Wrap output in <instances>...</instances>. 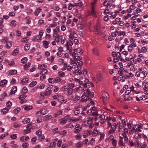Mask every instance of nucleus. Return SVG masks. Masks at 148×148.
Listing matches in <instances>:
<instances>
[{"label":"nucleus","instance_id":"obj_18","mask_svg":"<svg viewBox=\"0 0 148 148\" xmlns=\"http://www.w3.org/2000/svg\"><path fill=\"white\" fill-rule=\"evenodd\" d=\"M12 43L11 42H9L8 41L6 42V43L5 45V46L7 48H10L12 45Z\"/></svg>","mask_w":148,"mask_h":148},{"label":"nucleus","instance_id":"obj_27","mask_svg":"<svg viewBox=\"0 0 148 148\" xmlns=\"http://www.w3.org/2000/svg\"><path fill=\"white\" fill-rule=\"evenodd\" d=\"M41 10V9L40 8H37L35 12V16H37L39 13L40 11Z\"/></svg>","mask_w":148,"mask_h":148},{"label":"nucleus","instance_id":"obj_16","mask_svg":"<svg viewBox=\"0 0 148 148\" xmlns=\"http://www.w3.org/2000/svg\"><path fill=\"white\" fill-rule=\"evenodd\" d=\"M83 144V143L82 142L80 141L78 142L76 144V148H80Z\"/></svg>","mask_w":148,"mask_h":148},{"label":"nucleus","instance_id":"obj_60","mask_svg":"<svg viewBox=\"0 0 148 148\" xmlns=\"http://www.w3.org/2000/svg\"><path fill=\"white\" fill-rule=\"evenodd\" d=\"M58 128H56L54 129H53L52 130V132L53 134H56V133H58Z\"/></svg>","mask_w":148,"mask_h":148},{"label":"nucleus","instance_id":"obj_33","mask_svg":"<svg viewBox=\"0 0 148 148\" xmlns=\"http://www.w3.org/2000/svg\"><path fill=\"white\" fill-rule=\"evenodd\" d=\"M60 123L61 124H64L66 123L67 121L64 118L60 119Z\"/></svg>","mask_w":148,"mask_h":148},{"label":"nucleus","instance_id":"obj_52","mask_svg":"<svg viewBox=\"0 0 148 148\" xmlns=\"http://www.w3.org/2000/svg\"><path fill=\"white\" fill-rule=\"evenodd\" d=\"M118 36H124L125 35V33L124 32H117Z\"/></svg>","mask_w":148,"mask_h":148},{"label":"nucleus","instance_id":"obj_23","mask_svg":"<svg viewBox=\"0 0 148 148\" xmlns=\"http://www.w3.org/2000/svg\"><path fill=\"white\" fill-rule=\"evenodd\" d=\"M37 84V82L36 81H32L29 85L30 87H33Z\"/></svg>","mask_w":148,"mask_h":148},{"label":"nucleus","instance_id":"obj_51","mask_svg":"<svg viewBox=\"0 0 148 148\" xmlns=\"http://www.w3.org/2000/svg\"><path fill=\"white\" fill-rule=\"evenodd\" d=\"M73 126V125L71 123H69L67 124L66 127L67 128H71Z\"/></svg>","mask_w":148,"mask_h":148},{"label":"nucleus","instance_id":"obj_4","mask_svg":"<svg viewBox=\"0 0 148 148\" xmlns=\"http://www.w3.org/2000/svg\"><path fill=\"white\" fill-rule=\"evenodd\" d=\"M48 112V111L47 110V109L46 108H44L40 110V111H38L36 112V114H38L39 113L40 114L45 115Z\"/></svg>","mask_w":148,"mask_h":148},{"label":"nucleus","instance_id":"obj_35","mask_svg":"<svg viewBox=\"0 0 148 148\" xmlns=\"http://www.w3.org/2000/svg\"><path fill=\"white\" fill-rule=\"evenodd\" d=\"M47 71L46 69H44L41 71L40 72V74L42 75H44L47 73Z\"/></svg>","mask_w":148,"mask_h":148},{"label":"nucleus","instance_id":"obj_63","mask_svg":"<svg viewBox=\"0 0 148 148\" xmlns=\"http://www.w3.org/2000/svg\"><path fill=\"white\" fill-rule=\"evenodd\" d=\"M31 131V129H27V130H25L23 132L24 134H26L28 133H29Z\"/></svg>","mask_w":148,"mask_h":148},{"label":"nucleus","instance_id":"obj_61","mask_svg":"<svg viewBox=\"0 0 148 148\" xmlns=\"http://www.w3.org/2000/svg\"><path fill=\"white\" fill-rule=\"evenodd\" d=\"M147 51V49L145 47H143L142 48V50L140 51H139V53L145 52Z\"/></svg>","mask_w":148,"mask_h":148},{"label":"nucleus","instance_id":"obj_11","mask_svg":"<svg viewBox=\"0 0 148 148\" xmlns=\"http://www.w3.org/2000/svg\"><path fill=\"white\" fill-rule=\"evenodd\" d=\"M123 138L121 136L120 137V140L119 141V145L124 146L125 145V143L123 142Z\"/></svg>","mask_w":148,"mask_h":148},{"label":"nucleus","instance_id":"obj_54","mask_svg":"<svg viewBox=\"0 0 148 148\" xmlns=\"http://www.w3.org/2000/svg\"><path fill=\"white\" fill-rule=\"evenodd\" d=\"M128 85H125L123 87V90H121V93H123V92L124 91V90H125L126 89H127L128 88Z\"/></svg>","mask_w":148,"mask_h":148},{"label":"nucleus","instance_id":"obj_24","mask_svg":"<svg viewBox=\"0 0 148 148\" xmlns=\"http://www.w3.org/2000/svg\"><path fill=\"white\" fill-rule=\"evenodd\" d=\"M12 103L10 101H8L6 103V106L7 107H6L9 110L10 109V107L12 105Z\"/></svg>","mask_w":148,"mask_h":148},{"label":"nucleus","instance_id":"obj_29","mask_svg":"<svg viewBox=\"0 0 148 148\" xmlns=\"http://www.w3.org/2000/svg\"><path fill=\"white\" fill-rule=\"evenodd\" d=\"M17 73V71L16 70H11L10 71V73L11 75H15Z\"/></svg>","mask_w":148,"mask_h":148},{"label":"nucleus","instance_id":"obj_20","mask_svg":"<svg viewBox=\"0 0 148 148\" xmlns=\"http://www.w3.org/2000/svg\"><path fill=\"white\" fill-rule=\"evenodd\" d=\"M30 47V44H26L25 45L24 47V49L27 51L29 50Z\"/></svg>","mask_w":148,"mask_h":148},{"label":"nucleus","instance_id":"obj_3","mask_svg":"<svg viewBox=\"0 0 148 148\" xmlns=\"http://www.w3.org/2000/svg\"><path fill=\"white\" fill-rule=\"evenodd\" d=\"M82 130V127L79 125L77 124L75 126V127L74 129V133L75 134H77L79 133Z\"/></svg>","mask_w":148,"mask_h":148},{"label":"nucleus","instance_id":"obj_56","mask_svg":"<svg viewBox=\"0 0 148 148\" xmlns=\"http://www.w3.org/2000/svg\"><path fill=\"white\" fill-rule=\"evenodd\" d=\"M16 22L15 21H12L10 23V25L11 26H15L16 24Z\"/></svg>","mask_w":148,"mask_h":148},{"label":"nucleus","instance_id":"obj_39","mask_svg":"<svg viewBox=\"0 0 148 148\" xmlns=\"http://www.w3.org/2000/svg\"><path fill=\"white\" fill-rule=\"evenodd\" d=\"M27 97V95L25 94L23 95H21L19 97V98L20 100H23L25 99L26 97Z\"/></svg>","mask_w":148,"mask_h":148},{"label":"nucleus","instance_id":"obj_5","mask_svg":"<svg viewBox=\"0 0 148 148\" xmlns=\"http://www.w3.org/2000/svg\"><path fill=\"white\" fill-rule=\"evenodd\" d=\"M142 86H140V87H142L144 90H148V83L147 82H143L142 83Z\"/></svg>","mask_w":148,"mask_h":148},{"label":"nucleus","instance_id":"obj_55","mask_svg":"<svg viewBox=\"0 0 148 148\" xmlns=\"http://www.w3.org/2000/svg\"><path fill=\"white\" fill-rule=\"evenodd\" d=\"M123 136L124 138V140L125 141V142H128V140L126 134H123Z\"/></svg>","mask_w":148,"mask_h":148},{"label":"nucleus","instance_id":"obj_14","mask_svg":"<svg viewBox=\"0 0 148 148\" xmlns=\"http://www.w3.org/2000/svg\"><path fill=\"white\" fill-rule=\"evenodd\" d=\"M30 120L29 118H25L23 120L22 122L24 123H29L30 122Z\"/></svg>","mask_w":148,"mask_h":148},{"label":"nucleus","instance_id":"obj_57","mask_svg":"<svg viewBox=\"0 0 148 148\" xmlns=\"http://www.w3.org/2000/svg\"><path fill=\"white\" fill-rule=\"evenodd\" d=\"M28 38H24L21 39V41L22 42L24 43L26 42L29 40V38L28 39Z\"/></svg>","mask_w":148,"mask_h":148},{"label":"nucleus","instance_id":"obj_45","mask_svg":"<svg viewBox=\"0 0 148 148\" xmlns=\"http://www.w3.org/2000/svg\"><path fill=\"white\" fill-rule=\"evenodd\" d=\"M58 133L62 135H65L66 134V131L64 130L62 131L59 132H58Z\"/></svg>","mask_w":148,"mask_h":148},{"label":"nucleus","instance_id":"obj_26","mask_svg":"<svg viewBox=\"0 0 148 148\" xmlns=\"http://www.w3.org/2000/svg\"><path fill=\"white\" fill-rule=\"evenodd\" d=\"M45 138V136L43 135H40L38 138V140L39 141H41L44 140Z\"/></svg>","mask_w":148,"mask_h":148},{"label":"nucleus","instance_id":"obj_46","mask_svg":"<svg viewBox=\"0 0 148 148\" xmlns=\"http://www.w3.org/2000/svg\"><path fill=\"white\" fill-rule=\"evenodd\" d=\"M66 45H67V47H69L70 48H71V46L73 45V42L72 41H69V43L68 44L67 42H66Z\"/></svg>","mask_w":148,"mask_h":148},{"label":"nucleus","instance_id":"obj_64","mask_svg":"<svg viewBox=\"0 0 148 148\" xmlns=\"http://www.w3.org/2000/svg\"><path fill=\"white\" fill-rule=\"evenodd\" d=\"M88 135V132H85L83 134V136L84 138L87 137Z\"/></svg>","mask_w":148,"mask_h":148},{"label":"nucleus","instance_id":"obj_58","mask_svg":"<svg viewBox=\"0 0 148 148\" xmlns=\"http://www.w3.org/2000/svg\"><path fill=\"white\" fill-rule=\"evenodd\" d=\"M29 146L28 143H24L22 145V147L23 148H26Z\"/></svg>","mask_w":148,"mask_h":148},{"label":"nucleus","instance_id":"obj_47","mask_svg":"<svg viewBox=\"0 0 148 148\" xmlns=\"http://www.w3.org/2000/svg\"><path fill=\"white\" fill-rule=\"evenodd\" d=\"M42 132V130L41 129H40L38 130L36 132V135H40L41 134Z\"/></svg>","mask_w":148,"mask_h":148},{"label":"nucleus","instance_id":"obj_15","mask_svg":"<svg viewBox=\"0 0 148 148\" xmlns=\"http://www.w3.org/2000/svg\"><path fill=\"white\" fill-rule=\"evenodd\" d=\"M49 41H44L43 44L44 47H45V48H47L49 47L48 45L49 44Z\"/></svg>","mask_w":148,"mask_h":148},{"label":"nucleus","instance_id":"obj_8","mask_svg":"<svg viewBox=\"0 0 148 148\" xmlns=\"http://www.w3.org/2000/svg\"><path fill=\"white\" fill-rule=\"evenodd\" d=\"M29 138V137L27 136H25L21 137L20 138V140L22 142H24L28 140Z\"/></svg>","mask_w":148,"mask_h":148},{"label":"nucleus","instance_id":"obj_62","mask_svg":"<svg viewBox=\"0 0 148 148\" xmlns=\"http://www.w3.org/2000/svg\"><path fill=\"white\" fill-rule=\"evenodd\" d=\"M95 139L92 138L89 142V144L90 145H92L95 143Z\"/></svg>","mask_w":148,"mask_h":148},{"label":"nucleus","instance_id":"obj_59","mask_svg":"<svg viewBox=\"0 0 148 148\" xmlns=\"http://www.w3.org/2000/svg\"><path fill=\"white\" fill-rule=\"evenodd\" d=\"M54 80V78H50L48 79V81L49 83L52 84L55 82Z\"/></svg>","mask_w":148,"mask_h":148},{"label":"nucleus","instance_id":"obj_28","mask_svg":"<svg viewBox=\"0 0 148 148\" xmlns=\"http://www.w3.org/2000/svg\"><path fill=\"white\" fill-rule=\"evenodd\" d=\"M69 37H77V35L75 32H73L71 33Z\"/></svg>","mask_w":148,"mask_h":148},{"label":"nucleus","instance_id":"obj_2","mask_svg":"<svg viewBox=\"0 0 148 148\" xmlns=\"http://www.w3.org/2000/svg\"><path fill=\"white\" fill-rule=\"evenodd\" d=\"M139 131V125H135L134 126L133 128L130 131V133H133L134 132H137L136 134L138 135L137 137L138 138L139 137V134L138 132Z\"/></svg>","mask_w":148,"mask_h":148},{"label":"nucleus","instance_id":"obj_50","mask_svg":"<svg viewBox=\"0 0 148 148\" xmlns=\"http://www.w3.org/2000/svg\"><path fill=\"white\" fill-rule=\"evenodd\" d=\"M106 5H107L106 6L107 7H109L110 8L112 6V4L111 1H108V2L106 4Z\"/></svg>","mask_w":148,"mask_h":148},{"label":"nucleus","instance_id":"obj_30","mask_svg":"<svg viewBox=\"0 0 148 148\" xmlns=\"http://www.w3.org/2000/svg\"><path fill=\"white\" fill-rule=\"evenodd\" d=\"M18 49H16L12 51V54L13 55H15L17 54L18 53Z\"/></svg>","mask_w":148,"mask_h":148},{"label":"nucleus","instance_id":"obj_34","mask_svg":"<svg viewBox=\"0 0 148 148\" xmlns=\"http://www.w3.org/2000/svg\"><path fill=\"white\" fill-rule=\"evenodd\" d=\"M123 70L125 71L123 68H121L120 70L118 71V73L120 74H121L120 76H122L123 75L122 72Z\"/></svg>","mask_w":148,"mask_h":148},{"label":"nucleus","instance_id":"obj_38","mask_svg":"<svg viewBox=\"0 0 148 148\" xmlns=\"http://www.w3.org/2000/svg\"><path fill=\"white\" fill-rule=\"evenodd\" d=\"M29 80V79L27 78H25L23 79L21 81V83H23L24 82L25 83L27 82Z\"/></svg>","mask_w":148,"mask_h":148},{"label":"nucleus","instance_id":"obj_21","mask_svg":"<svg viewBox=\"0 0 148 148\" xmlns=\"http://www.w3.org/2000/svg\"><path fill=\"white\" fill-rule=\"evenodd\" d=\"M79 84L81 85L80 86L84 87H87V84H84V83H83V82L82 81L79 80L78 82Z\"/></svg>","mask_w":148,"mask_h":148},{"label":"nucleus","instance_id":"obj_31","mask_svg":"<svg viewBox=\"0 0 148 148\" xmlns=\"http://www.w3.org/2000/svg\"><path fill=\"white\" fill-rule=\"evenodd\" d=\"M79 120V119L78 118H74L73 117H72L70 119L69 122H71V121L73 122H75Z\"/></svg>","mask_w":148,"mask_h":148},{"label":"nucleus","instance_id":"obj_17","mask_svg":"<svg viewBox=\"0 0 148 148\" xmlns=\"http://www.w3.org/2000/svg\"><path fill=\"white\" fill-rule=\"evenodd\" d=\"M52 118V116L50 115H47L44 116L43 119L45 121L50 119Z\"/></svg>","mask_w":148,"mask_h":148},{"label":"nucleus","instance_id":"obj_48","mask_svg":"<svg viewBox=\"0 0 148 148\" xmlns=\"http://www.w3.org/2000/svg\"><path fill=\"white\" fill-rule=\"evenodd\" d=\"M140 99H139V101L140 100H145L147 99V96L146 95H143L140 97Z\"/></svg>","mask_w":148,"mask_h":148},{"label":"nucleus","instance_id":"obj_10","mask_svg":"<svg viewBox=\"0 0 148 148\" xmlns=\"http://www.w3.org/2000/svg\"><path fill=\"white\" fill-rule=\"evenodd\" d=\"M96 14V12L94 10L93 8H92V11H90L88 12L89 15L90 16H92L93 15H95Z\"/></svg>","mask_w":148,"mask_h":148},{"label":"nucleus","instance_id":"obj_32","mask_svg":"<svg viewBox=\"0 0 148 148\" xmlns=\"http://www.w3.org/2000/svg\"><path fill=\"white\" fill-rule=\"evenodd\" d=\"M25 19L26 20V23L27 24H29L30 23L31 20L29 17H26L25 18Z\"/></svg>","mask_w":148,"mask_h":148},{"label":"nucleus","instance_id":"obj_53","mask_svg":"<svg viewBox=\"0 0 148 148\" xmlns=\"http://www.w3.org/2000/svg\"><path fill=\"white\" fill-rule=\"evenodd\" d=\"M84 84H87V87L89 86V85H88L89 83L88 79L86 78L84 81Z\"/></svg>","mask_w":148,"mask_h":148},{"label":"nucleus","instance_id":"obj_40","mask_svg":"<svg viewBox=\"0 0 148 148\" xmlns=\"http://www.w3.org/2000/svg\"><path fill=\"white\" fill-rule=\"evenodd\" d=\"M32 108L31 106H27L24 107V109L25 110H29L31 109Z\"/></svg>","mask_w":148,"mask_h":148},{"label":"nucleus","instance_id":"obj_13","mask_svg":"<svg viewBox=\"0 0 148 148\" xmlns=\"http://www.w3.org/2000/svg\"><path fill=\"white\" fill-rule=\"evenodd\" d=\"M47 66L45 64L39 65L38 68L40 70H44V69L47 68Z\"/></svg>","mask_w":148,"mask_h":148},{"label":"nucleus","instance_id":"obj_6","mask_svg":"<svg viewBox=\"0 0 148 148\" xmlns=\"http://www.w3.org/2000/svg\"><path fill=\"white\" fill-rule=\"evenodd\" d=\"M8 82L7 80L4 79L0 81V86L4 87L5 86Z\"/></svg>","mask_w":148,"mask_h":148},{"label":"nucleus","instance_id":"obj_19","mask_svg":"<svg viewBox=\"0 0 148 148\" xmlns=\"http://www.w3.org/2000/svg\"><path fill=\"white\" fill-rule=\"evenodd\" d=\"M9 110L7 108H4L2 109L1 110V112L3 114H5L8 112Z\"/></svg>","mask_w":148,"mask_h":148},{"label":"nucleus","instance_id":"obj_22","mask_svg":"<svg viewBox=\"0 0 148 148\" xmlns=\"http://www.w3.org/2000/svg\"><path fill=\"white\" fill-rule=\"evenodd\" d=\"M73 57H74V60H77V61H79V60H81L82 59V58L81 57H80L79 56H73Z\"/></svg>","mask_w":148,"mask_h":148},{"label":"nucleus","instance_id":"obj_37","mask_svg":"<svg viewBox=\"0 0 148 148\" xmlns=\"http://www.w3.org/2000/svg\"><path fill=\"white\" fill-rule=\"evenodd\" d=\"M99 114L98 113V112L97 111H95L92 112V116H98Z\"/></svg>","mask_w":148,"mask_h":148},{"label":"nucleus","instance_id":"obj_43","mask_svg":"<svg viewBox=\"0 0 148 148\" xmlns=\"http://www.w3.org/2000/svg\"><path fill=\"white\" fill-rule=\"evenodd\" d=\"M59 76L60 77H62L65 75L64 72L62 71H59L58 72Z\"/></svg>","mask_w":148,"mask_h":148},{"label":"nucleus","instance_id":"obj_1","mask_svg":"<svg viewBox=\"0 0 148 148\" xmlns=\"http://www.w3.org/2000/svg\"><path fill=\"white\" fill-rule=\"evenodd\" d=\"M93 32L94 34H99L101 32V27L99 24H97L94 27Z\"/></svg>","mask_w":148,"mask_h":148},{"label":"nucleus","instance_id":"obj_44","mask_svg":"<svg viewBox=\"0 0 148 148\" xmlns=\"http://www.w3.org/2000/svg\"><path fill=\"white\" fill-rule=\"evenodd\" d=\"M41 38H33L32 40L34 42L37 41V42H39L41 40Z\"/></svg>","mask_w":148,"mask_h":148},{"label":"nucleus","instance_id":"obj_41","mask_svg":"<svg viewBox=\"0 0 148 148\" xmlns=\"http://www.w3.org/2000/svg\"><path fill=\"white\" fill-rule=\"evenodd\" d=\"M17 136V135L16 134H14L11 135L10 137L12 139H16Z\"/></svg>","mask_w":148,"mask_h":148},{"label":"nucleus","instance_id":"obj_25","mask_svg":"<svg viewBox=\"0 0 148 148\" xmlns=\"http://www.w3.org/2000/svg\"><path fill=\"white\" fill-rule=\"evenodd\" d=\"M67 50H69V53L70 54L71 56H73V53H72L71 51V48H70V47H67Z\"/></svg>","mask_w":148,"mask_h":148},{"label":"nucleus","instance_id":"obj_9","mask_svg":"<svg viewBox=\"0 0 148 148\" xmlns=\"http://www.w3.org/2000/svg\"><path fill=\"white\" fill-rule=\"evenodd\" d=\"M147 147V144L146 142L141 143L139 145V148H146Z\"/></svg>","mask_w":148,"mask_h":148},{"label":"nucleus","instance_id":"obj_12","mask_svg":"<svg viewBox=\"0 0 148 148\" xmlns=\"http://www.w3.org/2000/svg\"><path fill=\"white\" fill-rule=\"evenodd\" d=\"M7 94L6 93L4 92L1 94L0 97V101H2L5 97L6 96Z\"/></svg>","mask_w":148,"mask_h":148},{"label":"nucleus","instance_id":"obj_36","mask_svg":"<svg viewBox=\"0 0 148 148\" xmlns=\"http://www.w3.org/2000/svg\"><path fill=\"white\" fill-rule=\"evenodd\" d=\"M21 110L20 108H17L14 109V112L15 114H17Z\"/></svg>","mask_w":148,"mask_h":148},{"label":"nucleus","instance_id":"obj_42","mask_svg":"<svg viewBox=\"0 0 148 148\" xmlns=\"http://www.w3.org/2000/svg\"><path fill=\"white\" fill-rule=\"evenodd\" d=\"M27 59L26 57H24L21 60L22 63L24 64L27 61Z\"/></svg>","mask_w":148,"mask_h":148},{"label":"nucleus","instance_id":"obj_7","mask_svg":"<svg viewBox=\"0 0 148 148\" xmlns=\"http://www.w3.org/2000/svg\"><path fill=\"white\" fill-rule=\"evenodd\" d=\"M94 54L98 56H99L100 54L99 51V49L97 47H95L93 49Z\"/></svg>","mask_w":148,"mask_h":148},{"label":"nucleus","instance_id":"obj_49","mask_svg":"<svg viewBox=\"0 0 148 148\" xmlns=\"http://www.w3.org/2000/svg\"><path fill=\"white\" fill-rule=\"evenodd\" d=\"M51 92L52 91L51 90H48L45 92V96H48L51 94Z\"/></svg>","mask_w":148,"mask_h":148}]
</instances>
